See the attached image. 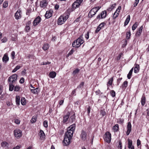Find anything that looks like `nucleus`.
I'll return each instance as SVG.
<instances>
[{
    "label": "nucleus",
    "mask_w": 149,
    "mask_h": 149,
    "mask_svg": "<svg viewBox=\"0 0 149 149\" xmlns=\"http://www.w3.org/2000/svg\"><path fill=\"white\" fill-rule=\"evenodd\" d=\"M75 127V124H73L67 129L63 140V143L65 146H67L70 143V140L72 138Z\"/></svg>",
    "instance_id": "f257e3e1"
},
{
    "label": "nucleus",
    "mask_w": 149,
    "mask_h": 149,
    "mask_svg": "<svg viewBox=\"0 0 149 149\" xmlns=\"http://www.w3.org/2000/svg\"><path fill=\"white\" fill-rule=\"evenodd\" d=\"M17 74H14L8 78V81L9 84V90L10 91H12L13 90L17 80Z\"/></svg>",
    "instance_id": "f03ea898"
},
{
    "label": "nucleus",
    "mask_w": 149,
    "mask_h": 149,
    "mask_svg": "<svg viewBox=\"0 0 149 149\" xmlns=\"http://www.w3.org/2000/svg\"><path fill=\"white\" fill-rule=\"evenodd\" d=\"M70 14L68 12H66L59 17L57 23L58 25H61L64 23L69 17Z\"/></svg>",
    "instance_id": "7ed1b4c3"
},
{
    "label": "nucleus",
    "mask_w": 149,
    "mask_h": 149,
    "mask_svg": "<svg viewBox=\"0 0 149 149\" xmlns=\"http://www.w3.org/2000/svg\"><path fill=\"white\" fill-rule=\"evenodd\" d=\"M84 42L83 38L80 37L73 42L72 46L73 47H79Z\"/></svg>",
    "instance_id": "20e7f679"
},
{
    "label": "nucleus",
    "mask_w": 149,
    "mask_h": 149,
    "mask_svg": "<svg viewBox=\"0 0 149 149\" xmlns=\"http://www.w3.org/2000/svg\"><path fill=\"white\" fill-rule=\"evenodd\" d=\"M83 0H77L73 3L72 7L74 9L78 8L81 5Z\"/></svg>",
    "instance_id": "39448f33"
},
{
    "label": "nucleus",
    "mask_w": 149,
    "mask_h": 149,
    "mask_svg": "<svg viewBox=\"0 0 149 149\" xmlns=\"http://www.w3.org/2000/svg\"><path fill=\"white\" fill-rule=\"evenodd\" d=\"M22 131L19 129H16L14 131V134L15 138L19 139L22 136Z\"/></svg>",
    "instance_id": "423d86ee"
},
{
    "label": "nucleus",
    "mask_w": 149,
    "mask_h": 149,
    "mask_svg": "<svg viewBox=\"0 0 149 149\" xmlns=\"http://www.w3.org/2000/svg\"><path fill=\"white\" fill-rule=\"evenodd\" d=\"M104 139V141L108 143L110 142L111 139V134L109 132H107L105 133Z\"/></svg>",
    "instance_id": "0eeeda50"
},
{
    "label": "nucleus",
    "mask_w": 149,
    "mask_h": 149,
    "mask_svg": "<svg viewBox=\"0 0 149 149\" xmlns=\"http://www.w3.org/2000/svg\"><path fill=\"white\" fill-rule=\"evenodd\" d=\"M107 13V11L105 10L102 11L100 14L97 16V18L99 19L104 18L106 17Z\"/></svg>",
    "instance_id": "6e6552de"
},
{
    "label": "nucleus",
    "mask_w": 149,
    "mask_h": 149,
    "mask_svg": "<svg viewBox=\"0 0 149 149\" xmlns=\"http://www.w3.org/2000/svg\"><path fill=\"white\" fill-rule=\"evenodd\" d=\"M48 2L46 0H43L40 2V7L45 8L48 4Z\"/></svg>",
    "instance_id": "1a4fd4ad"
},
{
    "label": "nucleus",
    "mask_w": 149,
    "mask_h": 149,
    "mask_svg": "<svg viewBox=\"0 0 149 149\" xmlns=\"http://www.w3.org/2000/svg\"><path fill=\"white\" fill-rule=\"evenodd\" d=\"M70 115V113L68 112L64 116L62 121L63 123H66L68 121Z\"/></svg>",
    "instance_id": "9d476101"
},
{
    "label": "nucleus",
    "mask_w": 149,
    "mask_h": 149,
    "mask_svg": "<svg viewBox=\"0 0 149 149\" xmlns=\"http://www.w3.org/2000/svg\"><path fill=\"white\" fill-rule=\"evenodd\" d=\"M41 19L40 17L38 16L37 17L36 19L34 20L33 24L34 26H36L40 22Z\"/></svg>",
    "instance_id": "9b49d317"
},
{
    "label": "nucleus",
    "mask_w": 149,
    "mask_h": 149,
    "mask_svg": "<svg viewBox=\"0 0 149 149\" xmlns=\"http://www.w3.org/2000/svg\"><path fill=\"white\" fill-rule=\"evenodd\" d=\"M95 9L94 8L91 9L88 13V15L90 18H92L97 13Z\"/></svg>",
    "instance_id": "f8f14e48"
},
{
    "label": "nucleus",
    "mask_w": 149,
    "mask_h": 149,
    "mask_svg": "<svg viewBox=\"0 0 149 149\" xmlns=\"http://www.w3.org/2000/svg\"><path fill=\"white\" fill-rule=\"evenodd\" d=\"M121 7L119 6L117 8L115 12L113 14V18L114 19H115L118 16L120 12V10L121 9Z\"/></svg>",
    "instance_id": "ddd939ff"
},
{
    "label": "nucleus",
    "mask_w": 149,
    "mask_h": 149,
    "mask_svg": "<svg viewBox=\"0 0 149 149\" xmlns=\"http://www.w3.org/2000/svg\"><path fill=\"white\" fill-rule=\"evenodd\" d=\"M132 125L130 122H129L128 123L127 126V132L126 134L127 135L129 134L130 132L131 131Z\"/></svg>",
    "instance_id": "4468645a"
},
{
    "label": "nucleus",
    "mask_w": 149,
    "mask_h": 149,
    "mask_svg": "<svg viewBox=\"0 0 149 149\" xmlns=\"http://www.w3.org/2000/svg\"><path fill=\"white\" fill-rule=\"evenodd\" d=\"M21 11L19 10L17 11L15 15V19H18L21 17Z\"/></svg>",
    "instance_id": "2eb2a0df"
},
{
    "label": "nucleus",
    "mask_w": 149,
    "mask_h": 149,
    "mask_svg": "<svg viewBox=\"0 0 149 149\" xmlns=\"http://www.w3.org/2000/svg\"><path fill=\"white\" fill-rule=\"evenodd\" d=\"M53 11L51 10H50L49 11H47L45 15V17L47 18H49L52 15Z\"/></svg>",
    "instance_id": "dca6fc26"
},
{
    "label": "nucleus",
    "mask_w": 149,
    "mask_h": 149,
    "mask_svg": "<svg viewBox=\"0 0 149 149\" xmlns=\"http://www.w3.org/2000/svg\"><path fill=\"white\" fill-rule=\"evenodd\" d=\"M39 135L40 136V139L41 140H44L45 138V134L43 131L42 130H40L39 132Z\"/></svg>",
    "instance_id": "f3484780"
},
{
    "label": "nucleus",
    "mask_w": 149,
    "mask_h": 149,
    "mask_svg": "<svg viewBox=\"0 0 149 149\" xmlns=\"http://www.w3.org/2000/svg\"><path fill=\"white\" fill-rule=\"evenodd\" d=\"M143 29V26H141L138 29L136 33L135 36H136L138 37L140 36L141 34Z\"/></svg>",
    "instance_id": "a211bd4d"
},
{
    "label": "nucleus",
    "mask_w": 149,
    "mask_h": 149,
    "mask_svg": "<svg viewBox=\"0 0 149 149\" xmlns=\"http://www.w3.org/2000/svg\"><path fill=\"white\" fill-rule=\"evenodd\" d=\"M128 148L130 149H134V147L132 145V142L131 140L130 139H128Z\"/></svg>",
    "instance_id": "6ab92c4d"
},
{
    "label": "nucleus",
    "mask_w": 149,
    "mask_h": 149,
    "mask_svg": "<svg viewBox=\"0 0 149 149\" xmlns=\"http://www.w3.org/2000/svg\"><path fill=\"white\" fill-rule=\"evenodd\" d=\"M86 133L84 131H82L81 135V138L83 140L85 141L86 139Z\"/></svg>",
    "instance_id": "aec40b11"
},
{
    "label": "nucleus",
    "mask_w": 149,
    "mask_h": 149,
    "mask_svg": "<svg viewBox=\"0 0 149 149\" xmlns=\"http://www.w3.org/2000/svg\"><path fill=\"white\" fill-rule=\"evenodd\" d=\"M139 68L140 67L139 65L138 64H135L134 69V72L135 73L138 72L139 70Z\"/></svg>",
    "instance_id": "412c9836"
},
{
    "label": "nucleus",
    "mask_w": 149,
    "mask_h": 149,
    "mask_svg": "<svg viewBox=\"0 0 149 149\" xmlns=\"http://www.w3.org/2000/svg\"><path fill=\"white\" fill-rule=\"evenodd\" d=\"M113 81V77H112L109 79V81L107 83V89H108L110 86H111Z\"/></svg>",
    "instance_id": "4be33fe9"
},
{
    "label": "nucleus",
    "mask_w": 149,
    "mask_h": 149,
    "mask_svg": "<svg viewBox=\"0 0 149 149\" xmlns=\"http://www.w3.org/2000/svg\"><path fill=\"white\" fill-rule=\"evenodd\" d=\"M56 73L55 72H51L49 74V77L52 78H54L56 76Z\"/></svg>",
    "instance_id": "5701e85b"
},
{
    "label": "nucleus",
    "mask_w": 149,
    "mask_h": 149,
    "mask_svg": "<svg viewBox=\"0 0 149 149\" xmlns=\"http://www.w3.org/2000/svg\"><path fill=\"white\" fill-rule=\"evenodd\" d=\"M130 15H128L124 22V26H125L128 24L130 21Z\"/></svg>",
    "instance_id": "b1692460"
},
{
    "label": "nucleus",
    "mask_w": 149,
    "mask_h": 149,
    "mask_svg": "<svg viewBox=\"0 0 149 149\" xmlns=\"http://www.w3.org/2000/svg\"><path fill=\"white\" fill-rule=\"evenodd\" d=\"M8 60L9 58L8 55L6 54H5L2 58L3 61V62H6L8 61Z\"/></svg>",
    "instance_id": "393cba45"
},
{
    "label": "nucleus",
    "mask_w": 149,
    "mask_h": 149,
    "mask_svg": "<svg viewBox=\"0 0 149 149\" xmlns=\"http://www.w3.org/2000/svg\"><path fill=\"white\" fill-rule=\"evenodd\" d=\"M31 91L32 93L35 94H38V92H39L38 88H36L31 89Z\"/></svg>",
    "instance_id": "a878e982"
},
{
    "label": "nucleus",
    "mask_w": 149,
    "mask_h": 149,
    "mask_svg": "<svg viewBox=\"0 0 149 149\" xmlns=\"http://www.w3.org/2000/svg\"><path fill=\"white\" fill-rule=\"evenodd\" d=\"M119 129V126L118 124H116L113 127V130L115 132H117Z\"/></svg>",
    "instance_id": "bb28decb"
},
{
    "label": "nucleus",
    "mask_w": 149,
    "mask_h": 149,
    "mask_svg": "<svg viewBox=\"0 0 149 149\" xmlns=\"http://www.w3.org/2000/svg\"><path fill=\"white\" fill-rule=\"evenodd\" d=\"M133 68H132L130 70L129 72L127 75V77L128 79H130L132 75V73L133 71Z\"/></svg>",
    "instance_id": "cd10ccee"
},
{
    "label": "nucleus",
    "mask_w": 149,
    "mask_h": 149,
    "mask_svg": "<svg viewBox=\"0 0 149 149\" xmlns=\"http://www.w3.org/2000/svg\"><path fill=\"white\" fill-rule=\"evenodd\" d=\"M146 97L145 96H142L141 98V103L142 106H144L145 103Z\"/></svg>",
    "instance_id": "c85d7f7f"
},
{
    "label": "nucleus",
    "mask_w": 149,
    "mask_h": 149,
    "mask_svg": "<svg viewBox=\"0 0 149 149\" xmlns=\"http://www.w3.org/2000/svg\"><path fill=\"white\" fill-rule=\"evenodd\" d=\"M49 46L48 44L46 43L44 45L42 48L44 50H46L49 48Z\"/></svg>",
    "instance_id": "c756f323"
},
{
    "label": "nucleus",
    "mask_w": 149,
    "mask_h": 149,
    "mask_svg": "<svg viewBox=\"0 0 149 149\" xmlns=\"http://www.w3.org/2000/svg\"><path fill=\"white\" fill-rule=\"evenodd\" d=\"M75 120V117L74 114L72 116L69 118V120L70 122H73Z\"/></svg>",
    "instance_id": "7c9ffc66"
},
{
    "label": "nucleus",
    "mask_w": 149,
    "mask_h": 149,
    "mask_svg": "<svg viewBox=\"0 0 149 149\" xmlns=\"http://www.w3.org/2000/svg\"><path fill=\"white\" fill-rule=\"evenodd\" d=\"M20 97L19 96H16V102L17 104L19 105L20 103Z\"/></svg>",
    "instance_id": "2f4dec72"
},
{
    "label": "nucleus",
    "mask_w": 149,
    "mask_h": 149,
    "mask_svg": "<svg viewBox=\"0 0 149 149\" xmlns=\"http://www.w3.org/2000/svg\"><path fill=\"white\" fill-rule=\"evenodd\" d=\"M8 143L5 141H3L1 143V146L5 148L6 147H8Z\"/></svg>",
    "instance_id": "473e14b6"
},
{
    "label": "nucleus",
    "mask_w": 149,
    "mask_h": 149,
    "mask_svg": "<svg viewBox=\"0 0 149 149\" xmlns=\"http://www.w3.org/2000/svg\"><path fill=\"white\" fill-rule=\"evenodd\" d=\"M21 104L22 105H25L26 104V101L24 97H22L21 100Z\"/></svg>",
    "instance_id": "72a5a7b5"
},
{
    "label": "nucleus",
    "mask_w": 149,
    "mask_h": 149,
    "mask_svg": "<svg viewBox=\"0 0 149 149\" xmlns=\"http://www.w3.org/2000/svg\"><path fill=\"white\" fill-rule=\"evenodd\" d=\"M128 82L127 81H125L122 84V88H126L128 85Z\"/></svg>",
    "instance_id": "f704fd0d"
},
{
    "label": "nucleus",
    "mask_w": 149,
    "mask_h": 149,
    "mask_svg": "<svg viewBox=\"0 0 149 149\" xmlns=\"http://www.w3.org/2000/svg\"><path fill=\"white\" fill-rule=\"evenodd\" d=\"M116 5V3H114L111 6L109 7L108 9L107 10L108 11H111L115 7Z\"/></svg>",
    "instance_id": "c9c22d12"
},
{
    "label": "nucleus",
    "mask_w": 149,
    "mask_h": 149,
    "mask_svg": "<svg viewBox=\"0 0 149 149\" xmlns=\"http://www.w3.org/2000/svg\"><path fill=\"white\" fill-rule=\"evenodd\" d=\"M21 67L19 65H17L13 70L12 72H16L17 70L19 69Z\"/></svg>",
    "instance_id": "e433bc0d"
},
{
    "label": "nucleus",
    "mask_w": 149,
    "mask_h": 149,
    "mask_svg": "<svg viewBox=\"0 0 149 149\" xmlns=\"http://www.w3.org/2000/svg\"><path fill=\"white\" fill-rule=\"evenodd\" d=\"M100 114L102 116L106 115V112L104 109L101 110L100 111Z\"/></svg>",
    "instance_id": "4c0bfd02"
},
{
    "label": "nucleus",
    "mask_w": 149,
    "mask_h": 149,
    "mask_svg": "<svg viewBox=\"0 0 149 149\" xmlns=\"http://www.w3.org/2000/svg\"><path fill=\"white\" fill-rule=\"evenodd\" d=\"M131 33L130 31L127 32L126 34V38L127 39H129L130 37Z\"/></svg>",
    "instance_id": "58836bf2"
},
{
    "label": "nucleus",
    "mask_w": 149,
    "mask_h": 149,
    "mask_svg": "<svg viewBox=\"0 0 149 149\" xmlns=\"http://www.w3.org/2000/svg\"><path fill=\"white\" fill-rule=\"evenodd\" d=\"M138 24L136 22L132 26V29L133 31L134 30L137 28Z\"/></svg>",
    "instance_id": "ea45409f"
},
{
    "label": "nucleus",
    "mask_w": 149,
    "mask_h": 149,
    "mask_svg": "<svg viewBox=\"0 0 149 149\" xmlns=\"http://www.w3.org/2000/svg\"><path fill=\"white\" fill-rule=\"evenodd\" d=\"M118 149H122V144L120 140H119L118 141Z\"/></svg>",
    "instance_id": "a19ab883"
},
{
    "label": "nucleus",
    "mask_w": 149,
    "mask_h": 149,
    "mask_svg": "<svg viewBox=\"0 0 149 149\" xmlns=\"http://www.w3.org/2000/svg\"><path fill=\"white\" fill-rule=\"evenodd\" d=\"M110 93L111 96L114 97L116 95V93L115 91L113 90H111L110 91Z\"/></svg>",
    "instance_id": "79ce46f5"
},
{
    "label": "nucleus",
    "mask_w": 149,
    "mask_h": 149,
    "mask_svg": "<svg viewBox=\"0 0 149 149\" xmlns=\"http://www.w3.org/2000/svg\"><path fill=\"white\" fill-rule=\"evenodd\" d=\"M43 126L46 127L47 128L48 127V122L46 120H44L43 122Z\"/></svg>",
    "instance_id": "37998d69"
},
{
    "label": "nucleus",
    "mask_w": 149,
    "mask_h": 149,
    "mask_svg": "<svg viewBox=\"0 0 149 149\" xmlns=\"http://www.w3.org/2000/svg\"><path fill=\"white\" fill-rule=\"evenodd\" d=\"M79 70L78 69H77L74 70L72 73V74L74 75H75L77 73L79 72Z\"/></svg>",
    "instance_id": "c03bdc74"
},
{
    "label": "nucleus",
    "mask_w": 149,
    "mask_h": 149,
    "mask_svg": "<svg viewBox=\"0 0 149 149\" xmlns=\"http://www.w3.org/2000/svg\"><path fill=\"white\" fill-rule=\"evenodd\" d=\"M105 24H106L105 23H104V22H102L98 26L99 27H100V29H101V28H102L104 27V26L105 25Z\"/></svg>",
    "instance_id": "a18cd8bd"
},
{
    "label": "nucleus",
    "mask_w": 149,
    "mask_h": 149,
    "mask_svg": "<svg viewBox=\"0 0 149 149\" xmlns=\"http://www.w3.org/2000/svg\"><path fill=\"white\" fill-rule=\"evenodd\" d=\"M105 24H106L105 23H104V22H102L98 26L99 27H100V29H101V28H102L104 27V26L105 25Z\"/></svg>",
    "instance_id": "49530a36"
},
{
    "label": "nucleus",
    "mask_w": 149,
    "mask_h": 149,
    "mask_svg": "<svg viewBox=\"0 0 149 149\" xmlns=\"http://www.w3.org/2000/svg\"><path fill=\"white\" fill-rule=\"evenodd\" d=\"M105 24H106L105 23H104V22H102L98 26L99 27H100V29H101V28H102L104 27V26L105 25Z\"/></svg>",
    "instance_id": "de8ad7c7"
},
{
    "label": "nucleus",
    "mask_w": 149,
    "mask_h": 149,
    "mask_svg": "<svg viewBox=\"0 0 149 149\" xmlns=\"http://www.w3.org/2000/svg\"><path fill=\"white\" fill-rule=\"evenodd\" d=\"M36 120V118H35L34 116H33L31 120V122L32 123H35Z\"/></svg>",
    "instance_id": "09e8293b"
},
{
    "label": "nucleus",
    "mask_w": 149,
    "mask_h": 149,
    "mask_svg": "<svg viewBox=\"0 0 149 149\" xmlns=\"http://www.w3.org/2000/svg\"><path fill=\"white\" fill-rule=\"evenodd\" d=\"M20 87L16 85L14 88H13L14 91H17L19 90Z\"/></svg>",
    "instance_id": "8fccbe9b"
},
{
    "label": "nucleus",
    "mask_w": 149,
    "mask_h": 149,
    "mask_svg": "<svg viewBox=\"0 0 149 149\" xmlns=\"http://www.w3.org/2000/svg\"><path fill=\"white\" fill-rule=\"evenodd\" d=\"M20 122V120L17 118H15V122L17 124H19Z\"/></svg>",
    "instance_id": "3c124183"
},
{
    "label": "nucleus",
    "mask_w": 149,
    "mask_h": 149,
    "mask_svg": "<svg viewBox=\"0 0 149 149\" xmlns=\"http://www.w3.org/2000/svg\"><path fill=\"white\" fill-rule=\"evenodd\" d=\"M8 6V2L7 1H5L3 4V7L4 8H6Z\"/></svg>",
    "instance_id": "603ef678"
},
{
    "label": "nucleus",
    "mask_w": 149,
    "mask_h": 149,
    "mask_svg": "<svg viewBox=\"0 0 149 149\" xmlns=\"http://www.w3.org/2000/svg\"><path fill=\"white\" fill-rule=\"evenodd\" d=\"M15 52L14 51H12L11 53V58L12 59H14L15 57Z\"/></svg>",
    "instance_id": "864d4df0"
},
{
    "label": "nucleus",
    "mask_w": 149,
    "mask_h": 149,
    "mask_svg": "<svg viewBox=\"0 0 149 149\" xmlns=\"http://www.w3.org/2000/svg\"><path fill=\"white\" fill-rule=\"evenodd\" d=\"M8 40L7 38L6 37L3 38L1 40L2 43H4L6 42Z\"/></svg>",
    "instance_id": "5fc2aeb1"
},
{
    "label": "nucleus",
    "mask_w": 149,
    "mask_h": 149,
    "mask_svg": "<svg viewBox=\"0 0 149 149\" xmlns=\"http://www.w3.org/2000/svg\"><path fill=\"white\" fill-rule=\"evenodd\" d=\"M84 85V82H81L79 85L77 86V88H81L83 87Z\"/></svg>",
    "instance_id": "6e6d98bb"
},
{
    "label": "nucleus",
    "mask_w": 149,
    "mask_h": 149,
    "mask_svg": "<svg viewBox=\"0 0 149 149\" xmlns=\"http://www.w3.org/2000/svg\"><path fill=\"white\" fill-rule=\"evenodd\" d=\"M30 28L29 26H26V27H25V31L26 32H28L30 30Z\"/></svg>",
    "instance_id": "4d7b16f0"
},
{
    "label": "nucleus",
    "mask_w": 149,
    "mask_h": 149,
    "mask_svg": "<svg viewBox=\"0 0 149 149\" xmlns=\"http://www.w3.org/2000/svg\"><path fill=\"white\" fill-rule=\"evenodd\" d=\"M50 63H51L49 62H43L41 63V65H46L47 64H50Z\"/></svg>",
    "instance_id": "13d9d810"
},
{
    "label": "nucleus",
    "mask_w": 149,
    "mask_h": 149,
    "mask_svg": "<svg viewBox=\"0 0 149 149\" xmlns=\"http://www.w3.org/2000/svg\"><path fill=\"white\" fill-rule=\"evenodd\" d=\"M122 78H119L117 79V85H119V83L120 82V81L122 80Z\"/></svg>",
    "instance_id": "bf43d9fd"
},
{
    "label": "nucleus",
    "mask_w": 149,
    "mask_h": 149,
    "mask_svg": "<svg viewBox=\"0 0 149 149\" xmlns=\"http://www.w3.org/2000/svg\"><path fill=\"white\" fill-rule=\"evenodd\" d=\"M19 82L21 84H23L24 82V79L23 77H21L20 79Z\"/></svg>",
    "instance_id": "052dcab7"
},
{
    "label": "nucleus",
    "mask_w": 149,
    "mask_h": 149,
    "mask_svg": "<svg viewBox=\"0 0 149 149\" xmlns=\"http://www.w3.org/2000/svg\"><path fill=\"white\" fill-rule=\"evenodd\" d=\"M74 52V51L73 49H71V50L70 51V52L68 53V55L69 56L72 54Z\"/></svg>",
    "instance_id": "680f3d73"
},
{
    "label": "nucleus",
    "mask_w": 149,
    "mask_h": 149,
    "mask_svg": "<svg viewBox=\"0 0 149 149\" xmlns=\"http://www.w3.org/2000/svg\"><path fill=\"white\" fill-rule=\"evenodd\" d=\"M123 55L122 53H120L119 55L117 56V60H119L120 58Z\"/></svg>",
    "instance_id": "e2e57ef3"
},
{
    "label": "nucleus",
    "mask_w": 149,
    "mask_h": 149,
    "mask_svg": "<svg viewBox=\"0 0 149 149\" xmlns=\"http://www.w3.org/2000/svg\"><path fill=\"white\" fill-rule=\"evenodd\" d=\"M64 102V100H61L59 101V107H60V106L61 105H63Z\"/></svg>",
    "instance_id": "0e129e2a"
},
{
    "label": "nucleus",
    "mask_w": 149,
    "mask_h": 149,
    "mask_svg": "<svg viewBox=\"0 0 149 149\" xmlns=\"http://www.w3.org/2000/svg\"><path fill=\"white\" fill-rule=\"evenodd\" d=\"M85 38L87 39H88L89 37V32H88L86 33L85 35Z\"/></svg>",
    "instance_id": "69168bd1"
},
{
    "label": "nucleus",
    "mask_w": 149,
    "mask_h": 149,
    "mask_svg": "<svg viewBox=\"0 0 149 149\" xmlns=\"http://www.w3.org/2000/svg\"><path fill=\"white\" fill-rule=\"evenodd\" d=\"M17 38L16 37H12L11 38V40L13 41H16L17 40Z\"/></svg>",
    "instance_id": "338daca9"
},
{
    "label": "nucleus",
    "mask_w": 149,
    "mask_h": 149,
    "mask_svg": "<svg viewBox=\"0 0 149 149\" xmlns=\"http://www.w3.org/2000/svg\"><path fill=\"white\" fill-rule=\"evenodd\" d=\"M140 144H141L140 141L139 139H137V146H139L140 145Z\"/></svg>",
    "instance_id": "774afa93"
}]
</instances>
